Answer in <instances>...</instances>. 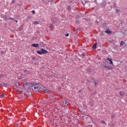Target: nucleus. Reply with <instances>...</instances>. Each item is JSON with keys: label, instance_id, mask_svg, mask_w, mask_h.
<instances>
[{"label": "nucleus", "instance_id": "obj_1", "mask_svg": "<svg viewBox=\"0 0 127 127\" xmlns=\"http://www.w3.org/2000/svg\"><path fill=\"white\" fill-rule=\"evenodd\" d=\"M30 86L33 87L32 89L34 92H38L41 89V85L37 84L33 81L30 83Z\"/></svg>", "mask_w": 127, "mask_h": 127}, {"label": "nucleus", "instance_id": "obj_2", "mask_svg": "<svg viewBox=\"0 0 127 127\" xmlns=\"http://www.w3.org/2000/svg\"><path fill=\"white\" fill-rule=\"evenodd\" d=\"M36 53L38 54H39L40 55H42V54H46L47 53H48V52H47L46 50H44L43 49H41L40 51H38L36 52Z\"/></svg>", "mask_w": 127, "mask_h": 127}, {"label": "nucleus", "instance_id": "obj_3", "mask_svg": "<svg viewBox=\"0 0 127 127\" xmlns=\"http://www.w3.org/2000/svg\"><path fill=\"white\" fill-rule=\"evenodd\" d=\"M107 60H108V61H109L110 64H111V65H114V64L113 63V61H112V59L111 58H108L107 59Z\"/></svg>", "mask_w": 127, "mask_h": 127}, {"label": "nucleus", "instance_id": "obj_4", "mask_svg": "<svg viewBox=\"0 0 127 127\" xmlns=\"http://www.w3.org/2000/svg\"><path fill=\"white\" fill-rule=\"evenodd\" d=\"M104 68H106L108 70H112L113 68H111V67L109 66L108 65H104Z\"/></svg>", "mask_w": 127, "mask_h": 127}, {"label": "nucleus", "instance_id": "obj_5", "mask_svg": "<svg viewBox=\"0 0 127 127\" xmlns=\"http://www.w3.org/2000/svg\"><path fill=\"white\" fill-rule=\"evenodd\" d=\"M32 46L33 47H39V45L38 44H32Z\"/></svg>", "mask_w": 127, "mask_h": 127}, {"label": "nucleus", "instance_id": "obj_6", "mask_svg": "<svg viewBox=\"0 0 127 127\" xmlns=\"http://www.w3.org/2000/svg\"><path fill=\"white\" fill-rule=\"evenodd\" d=\"M23 84L24 87H26L28 85H29L28 82H25V81L23 82Z\"/></svg>", "mask_w": 127, "mask_h": 127}, {"label": "nucleus", "instance_id": "obj_7", "mask_svg": "<svg viewBox=\"0 0 127 127\" xmlns=\"http://www.w3.org/2000/svg\"><path fill=\"white\" fill-rule=\"evenodd\" d=\"M50 29H53V28H54V26L52 24H50Z\"/></svg>", "mask_w": 127, "mask_h": 127}, {"label": "nucleus", "instance_id": "obj_8", "mask_svg": "<svg viewBox=\"0 0 127 127\" xmlns=\"http://www.w3.org/2000/svg\"><path fill=\"white\" fill-rule=\"evenodd\" d=\"M105 32L106 33H108V34H110V33H112V32H111L109 30H107Z\"/></svg>", "mask_w": 127, "mask_h": 127}, {"label": "nucleus", "instance_id": "obj_9", "mask_svg": "<svg viewBox=\"0 0 127 127\" xmlns=\"http://www.w3.org/2000/svg\"><path fill=\"white\" fill-rule=\"evenodd\" d=\"M92 47H93V49H96L97 48V44H94Z\"/></svg>", "mask_w": 127, "mask_h": 127}, {"label": "nucleus", "instance_id": "obj_10", "mask_svg": "<svg viewBox=\"0 0 127 127\" xmlns=\"http://www.w3.org/2000/svg\"><path fill=\"white\" fill-rule=\"evenodd\" d=\"M119 94H120V96H125V93L123 92H120L119 93Z\"/></svg>", "mask_w": 127, "mask_h": 127}, {"label": "nucleus", "instance_id": "obj_11", "mask_svg": "<svg viewBox=\"0 0 127 127\" xmlns=\"http://www.w3.org/2000/svg\"><path fill=\"white\" fill-rule=\"evenodd\" d=\"M124 44H125V43L124 42L122 41L120 43V46H123L124 45Z\"/></svg>", "mask_w": 127, "mask_h": 127}, {"label": "nucleus", "instance_id": "obj_12", "mask_svg": "<svg viewBox=\"0 0 127 127\" xmlns=\"http://www.w3.org/2000/svg\"><path fill=\"white\" fill-rule=\"evenodd\" d=\"M34 24H39V23L38 21H35L34 22Z\"/></svg>", "mask_w": 127, "mask_h": 127}, {"label": "nucleus", "instance_id": "obj_13", "mask_svg": "<svg viewBox=\"0 0 127 127\" xmlns=\"http://www.w3.org/2000/svg\"><path fill=\"white\" fill-rule=\"evenodd\" d=\"M67 10H70L71 9V7L70 6H67Z\"/></svg>", "mask_w": 127, "mask_h": 127}, {"label": "nucleus", "instance_id": "obj_14", "mask_svg": "<svg viewBox=\"0 0 127 127\" xmlns=\"http://www.w3.org/2000/svg\"><path fill=\"white\" fill-rule=\"evenodd\" d=\"M44 90L45 92H49V90L48 89H46V88H44Z\"/></svg>", "mask_w": 127, "mask_h": 127}, {"label": "nucleus", "instance_id": "obj_15", "mask_svg": "<svg viewBox=\"0 0 127 127\" xmlns=\"http://www.w3.org/2000/svg\"><path fill=\"white\" fill-rule=\"evenodd\" d=\"M116 11L117 12H120V11H121V10L120 9H117V10H116Z\"/></svg>", "mask_w": 127, "mask_h": 127}, {"label": "nucleus", "instance_id": "obj_16", "mask_svg": "<svg viewBox=\"0 0 127 127\" xmlns=\"http://www.w3.org/2000/svg\"><path fill=\"white\" fill-rule=\"evenodd\" d=\"M32 13H33V14H35V11H34V10L32 11Z\"/></svg>", "mask_w": 127, "mask_h": 127}, {"label": "nucleus", "instance_id": "obj_17", "mask_svg": "<svg viewBox=\"0 0 127 127\" xmlns=\"http://www.w3.org/2000/svg\"><path fill=\"white\" fill-rule=\"evenodd\" d=\"M101 123H102V124H105V125H106V122H105V121H102Z\"/></svg>", "mask_w": 127, "mask_h": 127}, {"label": "nucleus", "instance_id": "obj_18", "mask_svg": "<svg viewBox=\"0 0 127 127\" xmlns=\"http://www.w3.org/2000/svg\"><path fill=\"white\" fill-rule=\"evenodd\" d=\"M3 97H4V95L2 94L1 95V98H3Z\"/></svg>", "mask_w": 127, "mask_h": 127}, {"label": "nucleus", "instance_id": "obj_19", "mask_svg": "<svg viewBox=\"0 0 127 127\" xmlns=\"http://www.w3.org/2000/svg\"><path fill=\"white\" fill-rule=\"evenodd\" d=\"M65 36H66V37H67V36H69V34H65Z\"/></svg>", "mask_w": 127, "mask_h": 127}, {"label": "nucleus", "instance_id": "obj_20", "mask_svg": "<svg viewBox=\"0 0 127 127\" xmlns=\"http://www.w3.org/2000/svg\"><path fill=\"white\" fill-rule=\"evenodd\" d=\"M65 104L66 105H68V103H67V102H65Z\"/></svg>", "mask_w": 127, "mask_h": 127}, {"label": "nucleus", "instance_id": "obj_21", "mask_svg": "<svg viewBox=\"0 0 127 127\" xmlns=\"http://www.w3.org/2000/svg\"><path fill=\"white\" fill-rule=\"evenodd\" d=\"M15 21L16 22V23H17V20H16Z\"/></svg>", "mask_w": 127, "mask_h": 127}, {"label": "nucleus", "instance_id": "obj_22", "mask_svg": "<svg viewBox=\"0 0 127 127\" xmlns=\"http://www.w3.org/2000/svg\"><path fill=\"white\" fill-rule=\"evenodd\" d=\"M12 2H13H13H14V1H13H13H12Z\"/></svg>", "mask_w": 127, "mask_h": 127}, {"label": "nucleus", "instance_id": "obj_23", "mask_svg": "<svg viewBox=\"0 0 127 127\" xmlns=\"http://www.w3.org/2000/svg\"><path fill=\"white\" fill-rule=\"evenodd\" d=\"M0 78H1V75H0Z\"/></svg>", "mask_w": 127, "mask_h": 127}]
</instances>
